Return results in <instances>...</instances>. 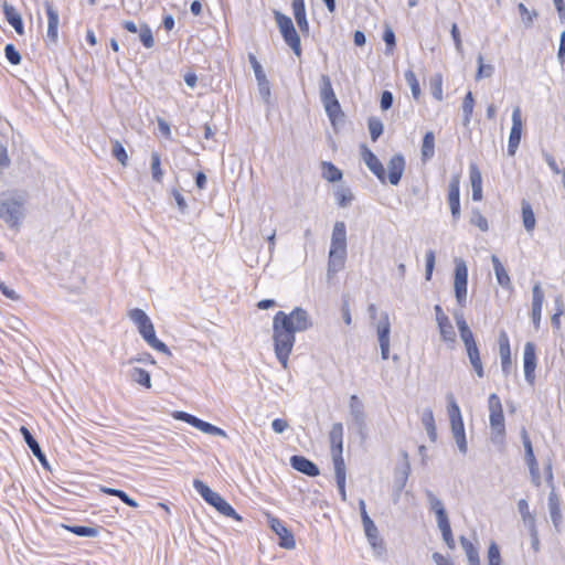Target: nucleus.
I'll return each mask as SVG.
<instances>
[{
	"label": "nucleus",
	"mask_w": 565,
	"mask_h": 565,
	"mask_svg": "<svg viewBox=\"0 0 565 565\" xmlns=\"http://www.w3.org/2000/svg\"><path fill=\"white\" fill-rule=\"evenodd\" d=\"M312 327L307 310L296 307L290 313L278 311L273 320L274 350L277 360L284 369L288 367V359L296 341V332H302Z\"/></svg>",
	"instance_id": "1"
},
{
	"label": "nucleus",
	"mask_w": 565,
	"mask_h": 565,
	"mask_svg": "<svg viewBox=\"0 0 565 565\" xmlns=\"http://www.w3.org/2000/svg\"><path fill=\"white\" fill-rule=\"evenodd\" d=\"M28 195L23 191L0 193V218L11 228H19L25 216Z\"/></svg>",
	"instance_id": "2"
},
{
	"label": "nucleus",
	"mask_w": 565,
	"mask_h": 565,
	"mask_svg": "<svg viewBox=\"0 0 565 565\" xmlns=\"http://www.w3.org/2000/svg\"><path fill=\"white\" fill-rule=\"evenodd\" d=\"M130 320L137 326L142 339L154 350L171 355L170 349L156 337L153 323L147 313L139 308L131 309L128 313Z\"/></svg>",
	"instance_id": "3"
},
{
	"label": "nucleus",
	"mask_w": 565,
	"mask_h": 565,
	"mask_svg": "<svg viewBox=\"0 0 565 565\" xmlns=\"http://www.w3.org/2000/svg\"><path fill=\"white\" fill-rule=\"evenodd\" d=\"M448 399V416L450 420V428L452 437L457 444L459 451L463 455L468 451V444L466 439L465 426L460 408L452 394L447 395Z\"/></svg>",
	"instance_id": "4"
},
{
	"label": "nucleus",
	"mask_w": 565,
	"mask_h": 565,
	"mask_svg": "<svg viewBox=\"0 0 565 565\" xmlns=\"http://www.w3.org/2000/svg\"><path fill=\"white\" fill-rule=\"evenodd\" d=\"M194 489L201 494V497L212 507H214L221 514L241 520V516L236 513L233 507L225 501L217 492H214L203 481L199 479L193 480Z\"/></svg>",
	"instance_id": "5"
},
{
	"label": "nucleus",
	"mask_w": 565,
	"mask_h": 565,
	"mask_svg": "<svg viewBox=\"0 0 565 565\" xmlns=\"http://www.w3.org/2000/svg\"><path fill=\"white\" fill-rule=\"evenodd\" d=\"M488 407L490 412V427L492 430L491 439L493 443L501 444L505 436V424L502 404L500 397L495 393L490 394L488 398Z\"/></svg>",
	"instance_id": "6"
},
{
	"label": "nucleus",
	"mask_w": 565,
	"mask_h": 565,
	"mask_svg": "<svg viewBox=\"0 0 565 565\" xmlns=\"http://www.w3.org/2000/svg\"><path fill=\"white\" fill-rule=\"evenodd\" d=\"M274 18L277 23V26L281 33V36L285 43L292 50V52L297 55H301V43L300 38L296 31L292 20L281 13L280 11H274Z\"/></svg>",
	"instance_id": "7"
},
{
	"label": "nucleus",
	"mask_w": 565,
	"mask_h": 565,
	"mask_svg": "<svg viewBox=\"0 0 565 565\" xmlns=\"http://www.w3.org/2000/svg\"><path fill=\"white\" fill-rule=\"evenodd\" d=\"M455 264V297L458 305L463 307L467 300L468 268L463 259H456Z\"/></svg>",
	"instance_id": "8"
},
{
	"label": "nucleus",
	"mask_w": 565,
	"mask_h": 565,
	"mask_svg": "<svg viewBox=\"0 0 565 565\" xmlns=\"http://www.w3.org/2000/svg\"><path fill=\"white\" fill-rule=\"evenodd\" d=\"M172 416L174 419L185 422L205 434L226 437V433L222 428L204 422L189 413L177 411L172 414Z\"/></svg>",
	"instance_id": "9"
},
{
	"label": "nucleus",
	"mask_w": 565,
	"mask_h": 565,
	"mask_svg": "<svg viewBox=\"0 0 565 565\" xmlns=\"http://www.w3.org/2000/svg\"><path fill=\"white\" fill-rule=\"evenodd\" d=\"M349 408L354 427L362 437H365L366 416L364 405L358 395H351Z\"/></svg>",
	"instance_id": "10"
},
{
	"label": "nucleus",
	"mask_w": 565,
	"mask_h": 565,
	"mask_svg": "<svg viewBox=\"0 0 565 565\" xmlns=\"http://www.w3.org/2000/svg\"><path fill=\"white\" fill-rule=\"evenodd\" d=\"M522 115L521 109L519 106H516L512 111V127L509 135V141H508V154L514 156L522 136Z\"/></svg>",
	"instance_id": "11"
},
{
	"label": "nucleus",
	"mask_w": 565,
	"mask_h": 565,
	"mask_svg": "<svg viewBox=\"0 0 565 565\" xmlns=\"http://www.w3.org/2000/svg\"><path fill=\"white\" fill-rule=\"evenodd\" d=\"M329 438H330V444H331V454H332L333 466L337 463L345 465L344 459L342 457L343 425L341 423H335L332 425Z\"/></svg>",
	"instance_id": "12"
},
{
	"label": "nucleus",
	"mask_w": 565,
	"mask_h": 565,
	"mask_svg": "<svg viewBox=\"0 0 565 565\" xmlns=\"http://www.w3.org/2000/svg\"><path fill=\"white\" fill-rule=\"evenodd\" d=\"M448 203L454 223L460 218V177L454 174L448 184Z\"/></svg>",
	"instance_id": "13"
},
{
	"label": "nucleus",
	"mask_w": 565,
	"mask_h": 565,
	"mask_svg": "<svg viewBox=\"0 0 565 565\" xmlns=\"http://www.w3.org/2000/svg\"><path fill=\"white\" fill-rule=\"evenodd\" d=\"M360 153L370 171L379 179V181L384 183L386 180V173L379 158L372 152V150L366 145L360 146Z\"/></svg>",
	"instance_id": "14"
},
{
	"label": "nucleus",
	"mask_w": 565,
	"mask_h": 565,
	"mask_svg": "<svg viewBox=\"0 0 565 565\" xmlns=\"http://www.w3.org/2000/svg\"><path fill=\"white\" fill-rule=\"evenodd\" d=\"M403 462L395 468L394 472V490L396 495L398 497L402 490L405 488L406 482L408 480L411 473V463L408 459V454L403 450L401 451Z\"/></svg>",
	"instance_id": "15"
},
{
	"label": "nucleus",
	"mask_w": 565,
	"mask_h": 565,
	"mask_svg": "<svg viewBox=\"0 0 565 565\" xmlns=\"http://www.w3.org/2000/svg\"><path fill=\"white\" fill-rule=\"evenodd\" d=\"M376 331H377V338H379V343H380V348H381V356L383 360H387L388 353H390L391 324H390V320H388V315L386 312H384L382 315V319L377 323Z\"/></svg>",
	"instance_id": "16"
},
{
	"label": "nucleus",
	"mask_w": 565,
	"mask_h": 565,
	"mask_svg": "<svg viewBox=\"0 0 565 565\" xmlns=\"http://www.w3.org/2000/svg\"><path fill=\"white\" fill-rule=\"evenodd\" d=\"M271 530L279 537V546L286 550H292L296 546L294 534L284 525V523L277 519L271 518L269 520Z\"/></svg>",
	"instance_id": "17"
},
{
	"label": "nucleus",
	"mask_w": 565,
	"mask_h": 565,
	"mask_svg": "<svg viewBox=\"0 0 565 565\" xmlns=\"http://www.w3.org/2000/svg\"><path fill=\"white\" fill-rule=\"evenodd\" d=\"M405 158L403 154H394L387 162V174L386 179L392 185H397L401 182L403 173L405 171Z\"/></svg>",
	"instance_id": "18"
},
{
	"label": "nucleus",
	"mask_w": 565,
	"mask_h": 565,
	"mask_svg": "<svg viewBox=\"0 0 565 565\" xmlns=\"http://www.w3.org/2000/svg\"><path fill=\"white\" fill-rule=\"evenodd\" d=\"M523 362H524L525 380L530 384H533L534 380H535V367H536L535 345L533 342L525 343Z\"/></svg>",
	"instance_id": "19"
},
{
	"label": "nucleus",
	"mask_w": 565,
	"mask_h": 565,
	"mask_svg": "<svg viewBox=\"0 0 565 565\" xmlns=\"http://www.w3.org/2000/svg\"><path fill=\"white\" fill-rule=\"evenodd\" d=\"M544 302V291L540 282H535L532 288V321L536 330L540 328L542 307Z\"/></svg>",
	"instance_id": "20"
},
{
	"label": "nucleus",
	"mask_w": 565,
	"mask_h": 565,
	"mask_svg": "<svg viewBox=\"0 0 565 565\" xmlns=\"http://www.w3.org/2000/svg\"><path fill=\"white\" fill-rule=\"evenodd\" d=\"M499 353L501 359V369L505 376L510 374L512 361L510 341L505 331H501L499 334Z\"/></svg>",
	"instance_id": "21"
},
{
	"label": "nucleus",
	"mask_w": 565,
	"mask_h": 565,
	"mask_svg": "<svg viewBox=\"0 0 565 565\" xmlns=\"http://www.w3.org/2000/svg\"><path fill=\"white\" fill-rule=\"evenodd\" d=\"M290 466L295 470H297L308 477H317L320 473L318 466L313 461H311L310 459H308L303 456H299V455L291 456Z\"/></svg>",
	"instance_id": "22"
},
{
	"label": "nucleus",
	"mask_w": 565,
	"mask_h": 565,
	"mask_svg": "<svg viewBox=\"0 0 565 565\" xmlns=\"http://www.w3.org/2000/svg\"><path fill=\"white\" fill-rule=\"evenodd\" d=\"M3 14L8 23L20 35L24 33L23 20L17 9L8 1H2Z\"/></svg>",
	"instance_id": "23"
},
{
	"label": "nucleus",
	"mask_w": 565,
	"mask_h": 565,
	"mask_svg": "<svg viewBox=\"0 0 565 565\" xmlns=\"http://www.w3.org/2000/svg\"><path fill=\"white\" fill-rule=\"evenodd\" d=\"M20 431L23 435L24 441L28 445V447L30 448V450L32 451L33 456L41 462V465L44 468L49 469L50 466H49L47 459H46L44 452L42 451L39 443L33 437V435L30 433V430L26 427L22 426Z\"/></svg>",
	"instance_id": "24"
},
{
	"label": "nucleus",
	"mask_w": 565,
	"mask_h": 565,
	"mask_svg": "<svg viewBox=\"0 0 565 565\" xmlns=\"http://www.w3.org/2000/svg\"><path fill=\"white\" fill-rule=\"evenodd\" d=\"M347 250L330 248L328 255V275L339 273L344 268L347 259Z\"/></svg>",
	"instance_id": "25"
},
{
	"label": "nucleus",
	"mask_w": 565,
	"mask_h": 565,
	"mask_svg": "<svg viewBox=\"0 0 565 565\" xmlns=\"http://www.w3.org/2000/svg\"><path fill=\"white\" fill-rule=\"evenodd\" d=\"M548 512L554 527L559 531L562 524L561 500L555 491L552 489L547 499Z\"/></svg>",
	"instance_id": "26"
},
{
	"label": "nucleus",
	"mask_w": 565,
	"mask_h": 565,
	"mask_svg": "<svg viewBox=\"0 0 565 565\" xmlns=\"http://www.w3.org/2000/svg\"><path fill=\"white\" fill-rule=\"evenodd\" d=\"M44 8L47 15V38L55 43L58 38V12L49 1L44 2Z\"/></svg>",
	"instance_id": "27"
},
{
	"label": "nucleus",
	"mask_w": 565,
	"mask_h": 565,
	"mask_svg": "<svg viewBox=\"0 0 565 565\" xmlns=\"http://www.w3.org/2000/svg\"><path fill=\"white\" fill-rule=\"evenodd\" d=\"M330 248L347 250V226L342 221H337L333 225Z\"/></svg>",
	"instance_id": "28"
},
{
	"label": "nucleus",
	"mask_w": 565,
	"mask_h": 565,
	"mask_svg": "<svg viewBox=\"0 0 565 565\" xmlns=\"http://www.w3.org/2000/svg\"><path fill=\"white\" fill-rule=\"evenodd\" d=\"M469 178L472 190V200L480 201L482 199V175L476 163L469 166Z\"/></svg>",
	"instance_id": "29"
},
{
	"label": "nucleus",
	"mask_w": 565,
	"mask_h": 565,
	"mask_svg": "<svg viewBox=\"0 0 565 565\" xmlns=\"http://www.w3.org/2000/svg\"><path fill=\"white\" fill-rule=\"evenodd\" d=\"M320 99H321V103L324 107V110H326L329 119L332 122H334V120L337 119V117L339 115H343L342 110H341V105L335 96V93L324 95V96L320 97Z\"/></svg>",
	"instance_id": "30"
},
{
	"label": "nucleus",
	"mask_w": 565,
	"mask_h": 565,
	"mask_svg": "<svg viewBox=\"0 0 565 565\" xmlns=\"http://www.w3.org/2000/svg\"><path fill=\"white\" fill-rule=\"evenodd\" d=\"M425 494L428 501L429 510L436 514L437 523L449 520L441 500L437 498L430 490H425Z\"/></svg>",
	"instance_id": "31"
},
{
	"label": "nucleus",
	"mask_w": 565,
	"mask_h": 565,
	"mask_svg": "<svg viewBox=\"0 0 565 565\" xmlns=\"http://www.w3.org/2000/svg\"><path fill=\"white\" fill-rule=\"evenodd\" d=\"M491 263L498 284L504 289H511L512 285L510 276L497 255L491 256Z\"/></svg>",
	"instance_id": "32"
},
{
	"label": "nucleus",
	"mask_w": 565,
	"mask_h": 565,
	"mask_svg": "<svg viewBox=\"0 0 565 565\" xmlns=\"http://www.w3.org/2000/svg\"><path fill=\"white\" fill-rule=\"evenodd\" d=\"M468 359L470 361L471 366L473 367L476 374L479 377L484 376V370L480 358V352L476 342L469 343L465 345Z\"/></svg>",
	"instance_id": "33"
},
{
	"label": "nucleus",
	"mask_w": 565,
	"mask_h": 565,
	"mask_svg": "<svg viewBox=\"0 0 565 565\" xmlns=\"http://www.w3.org/2000/svg\"><path fill=\"white\" fill-rule=\"evenodd\" d=\"M291 8H292V13H294L296 23H297L300 32L303 35H308L309 34V22L307 20V15H306L305 2L291 4Z\"/></svg>",
	"instance_id": "34"
},
{
	"label": "nucleus",
	"mask_w": 565,
	"mask_h": 565,
	"mask_svg": "<svg viewBox=\"0 0 565 565\" xmlns=\"http://www.w3.org/2000/svg\"><path fill=\"white\" fill-rule=\"evenodd\" d=\"M422 424L425 427L430 441H436L437 431L435 426L434 413L430 408H425L422 414Z\"/></svg>",
	"instance_id": "35"
},
{
	"label": "nucleus",
	"mask_w": 565,
	"mask_h": 565,
	"mask_svg": "<svg viewBox=\"0 0 565 565\" xmlns=\"http://www.w3.org/2000/svg\"><path fill=\"white\" fill-rule=\"evenodd\" d=\"M522 222L526 232L531 233L535 228L536 220L531 204L522 201Z\"/></svg>",
	"instance_id": "36"
},
{
	"label": "nucleus",
	"mask_w": 565,
	"mask_h": 565,
	"mask_svg": "<svg viewBox=\"0 0 565 565\" xmlns=\"http://www.w3.org/2000/svg\"><path fill=\"white\" fill-rule=\"evenodd\" d=\"M460 544L467 555L469 565H481L477 547L465 536H460Z\"/></svg>",
	"instance_id": "37"
},
{
	"label": "nucleus",
	"mask_w": 565,
	"mask_h": 565,
	"mask_svg": "<svg viewBox=\"0 0 565 565\" xmlns=\"http://www.w3.org/2000/svg\"><path fill=\"white\" fill-rule=\"evenodd\" d=\"M520 435H521L522 444H523L524 451H525L526 465L527 466H536L537 461H536V458L534 456L532 443H531V439H530V437L527 435V431H526V429L524 427L521 429Z\"/></svg>",
	"instance_id": "38"
},
{
	"label": "nucleus",
	"mask_w": 565,
	"mask_h": 565,
	"mask_svg": "<svg viewBox=\"0 0 565 565\" xmlns=\"http://www.w3.org/2000/svg\"><path fill=\"white\" fill-rule=\"evenodd\" d=\"M435 154V136L431 131H427L423 138L422 159L429 160Z\"/></svg>",
	"instance_id": "39"
},
{
	"label": "nucleus",
	"mask_w": 565,
	"mask_h": 565,
	"mask_svg": "<svg viewBox=\"0 0 565 565\" xmlns=\"http://www.w3.org/2000/svg\"><path fill=\"white\" fill-rule=\"evenodd\" d=\"M475 99L471 92H468L462 102V125L467 127L470 124L473 113Z\"/></svg>",
	"instance_id": "40"
},
{
	"label": "nucleus",
	"mask_w": 565,
	"mask_h": 565,
	"mask_svg": "<svg viewBox=\"0 0 565 565\" xmlns=\"http://www.w3.org/2000/svg\"><path fill=\"white\" fill-rule=\"evenodd\" d=\"M333 467H334V473H335V481H337V486H338L341 499L343 501H345L347 500V493H345V477H347L345 465L337 463Z\"/></svg>",
	"instance_id": "41"
},
{
	"label": "nucleus",
	"mask_w": 565,
	"mask_h": 565,
	"mask_svg": "<svg viewBox=\"0 0 565 565\" xmlns=\"http://www.w3.org/2000/svg\"><path fill=\"white\" fill-rule=\"evenodd\" d=\"M130 377L135 383H138V384L145 386L146 388L151 387L150 373L148 371H146L145 369L134 367L131 370Z\"/></svg>",
	"instance_id": "42"
},
{
	"label": "nucleus",
	"mask_w": 565,
	"mask_h": 565,
	"mask_svg": "<svg viewBox=\"0 0 565 565\" xmlns=\"http://www.w3.org/2000/svg\"><path fill=\"white\" fill-rule=\"evenodd\" d=\"M65 529L81 537H96L99 532L98 527L85 525H66Z\"/></svg>",
	"instance_id": "43"
},
{
	"label": "nucleus",
	"mask_w": 565,
	"mask_h": 565,
	"mask_svg": "<svg viewBox=\"0 0 565 565\" xmlns=\"http://www.w3.org/2000/svg\"><path fill=\"white\" fill-rule=\"evenodd\" d=\"M518 10L525 28L532 26L534 20L539 17L536 10H529L522 2L518 4Z\"/></svg>",
	"instance_id": "44"
},
{
	"label": "nucleus",
	"mask_w": 565,
	"mask_h": 565,
	"mask_svg": "<svg viewBox=\"0 0 565 565\" xmlns=\"http://www.w3.org/2000/svg\"><path fill=\"white\" fill-rule=\"evenodd\" d=\"M367 128L370 131V137L372 141H376L380 136L383 134V122L377 117H370L367 120Z\"/></svg>",
	"instance_id": "45"
},
{
	"label": "nucleus",
	"mask_w": 565,
	"mask_h": 565,
	"mask_svg": "<svg viewBox=\"0 0 565 565\" xmlns=\"http://www.w3.org/2000/svg\"><path fill=\"white\" fill-rule=\"evenodd\" d=\"M323 178L329 182H337L342 179V171L331 162H323Z\"/></svg>",
	"instance_id": "46"
},
{
	"label": "nucleus",
	"mask_w": 565,
	"mask_h": 565,
	"mask_svg": "<svg viewBox=\"0 0 565 565\" xmlns=\"http://www.w3.org/2000/svg\"><path fill=\"white\" fill-rule=\"evenodd\" d=\"M439 332L441 335V339L446 342H454L456 339V333L454 330V327L449 319L444 320L443 322H438Z\"/></svg>",
	"instance_id": "47"
},
{
	"label": "nucleus",
	"mask_w": 565,
	"mask_h": 565,
	"mask_svg": "<svg viewBox=\"0 0 565 565\" xmlns=\"http://www.w3.org/2000/svg\"><path fill=\"white\" fill-rule=\"evenodd\" d=\"M364 532H365L367 542L373 547V550H377V548L382 550L383 548V541L380 537V533H379L376 525L365 529Z\"/></svg>",
	"instance_id": "48"
},
{
	"label": "nucleus",
	"mask_w": 565,
	"mask_h": 565,
	"mask_svg": "<svg viewBox=\"0 0 565 565\" xmlns=\"http://www.w3.org/2000/svg\"><path fill=\"white\" fill-rule=\"evenodd\" d=\"M438 524V527L441 532V535H443V540L444 542L446 543V545L449 547V548H455V540H454V536H452V531H451V526H450V522L449 520L447 521H444V522H439L437 523Z\"/></svg>",
	"instance_id": "49"
},
{
	"label": "nucleus",
	"mask_w": 565,
	"mask_h": 565,
	"mask_svg": "<svg viewBox=\"0 0 565 565\" xmlns=\"http://www.w3.org/2000/svg\"><path fill=\"white\" fill-rule=\"evenodd\" d=\"M151 174L156 182H161L163 178V171L161 169V159L158 152L151 153Z\"/></svg>",
	"instance_id": "50"
},
{
	"label": "nucleus",
	"mask_w": 565,
	"mask_h": 565,
	"mask_svg": "<svg viewBox=\"0 0 565 565\" xmlns=\"http://www.w3.org/2000/svg\"><path fill=\"white\" fill-rule=\"evenodd\" d=\"M139 39L142 45L147 49H151L154 45V39L150 26L146 23L139 28Z\"/></svg>",
	"instance_id": "51"
},
{
	"label": "nucleus",
	"mask_w": 565,
	"mask_h": 565,
	"mask_svg": "<svg viewBox=\"0 0 565 565\" xmlns=\"http://www.w3.org/2000/svg\"><path fill=\"white\" fill-rule=\"evenodd\" d=\"M405 81L408 84L412 95L415 99H418L420 96V86L419 82L415 75V73L412 70H408L404 74Z\"/></svg>",
	"instance_id": "52"
},
{
	"label": "nucleus",
	"mask_w": 565,
	"mask_h": 565,
	"mask_svg": "<svg viewBox=\"0 0 565 565\" xmlns=\"http://www.w3.org/2000/svg\"><path fill=\"white\" fill-rule=\"evenodd\" d=\"M477 61H478V70H477V74H476V79L480 81L486 77H491L494 72L493 65L484 64L482 55H479Z\"/></svg>",
	"instance_id": "53"
},
{
	"label": "nucleus",
	"mask_w": 565,
	"mask_h": 565,
	"mask_svg": "<svg viewBox=\"0 0 565 565\" xmlns=\"http://www.w3.org/2000/svg\"><path fill=\"white\" fill-rule=\"evenodd\" d=\"M470 223L477 226L481 232H487L489 230V224L487 218L481 214L479 209H472Z\"/></svg>",
	"instance_id": "54"
},
{
	"label": "nucleus",
	"mask_w": 565,
	"mask_h": 565,
	"mask_svg": "<svg viewBox=\"0 0 565 565\" xmlns=\"http://www.w3.org/2000/svg\"><path fill=\"white\" fill-rule=\"evenodd\" d=\"M518 509H519V512L523 519V521L525 523H529L530 526H533L535 525V519L534 516L531 514L530 510H529V503L525 499H520L519 502H518Z\"/></svg>",
	"instance_id": "55"
},
{
	"label": "nucleus",
	"mask_w": 565,
	"mask_h": 565,
	"mask_svg": "<svg viewBox=\"0 0 565 565\" xmlns=\"http://www.w3.org/2000/svg\"><path fill=\"white\" fill-rule=\"evenodd\" d=\"M335 199H337V203H338V205L340 207H345V206H348L352 202L353 194H352L350 189H348V188H340L335 192Z\"/></svg>",
	"instance_id": "56"
},
{
	"label": "nucleus",
	"mask_w": 565,
	"mask_h": 565,
	"mask_svg": "<svg viewBox=\"0 0 565 565\" xmlns=\"http://www.w3.org/2000/svg\"><path fill=\"white\" fill-rule=\"evenodd\" d=\"M111 154L122 164H127L128 156L126 149L118 140L113 142Z\"/></svg>",
	"instance_id": "57"
},
{
	"label": "nucleus",
	"mask_w": 565,
	"mask_h": 565,
	"mask_svg": "<svg viewBox=\"0 0 565 565\" xmlns=\"http://www.w3.org/2000/svg\"><path fill=\"white\" fill-rule=\"evenodd\" d=\"M4 55L6 58L9 61L12 65H18L21 62V55L15 49V46L11 43L7 44L4 46Z\"/></svg>",
	"instance_id": "58"
},
{
	"label": "nucleus",
	"mask_w": 565,
	"mask_h": 565,
	"mask_svg": "<svg viewBox=\"0 0 565 565\" xmlns=\"http://www.w3.org/2000/svg\"><path fill=\"white\" fill-rule=\"evenodd\" d=\"M555 306H556V309H555L554 315L551 318V322H552L554 328L559 329V327H561V316L564 313V305H563V301H562L561 297H557L555 299Z\"/></svg>",
	"instance_id": "59"
},
{
	"label": "nucleus",
	"mask_w": 565,
	"mask_h": 565,
	"mask_svg": "<svg viewBox=\"0 0 565 565\" xmlns=\"http://www.w3.org/2000/svg\"><path fill=\"white\" fill-rule=\"evenodd\" d=\"M489 565H501V555L498 545L492 542L488 548Z\"/></svg>",
	"instance_id": "60"
},
{
	"label": "nucleus",
	"mask_w": 565,
	"mask_h": 565,
	"mask_svg": "<svg viewBox=\"0 0 565 565\" xmlns=\"http://www.w3.org/2000/svg\"><path fill=\"white\" fill-rule=\"evenodd\" d=\"M248 61L250 63V66L253 67L256 81H263V77H265L266 74L263 70V66L258 62L257 57L253 53H249Z\"/></svg>",
	"instance_id": "61"
},
{
	"label": "nucleus",
	"mask_w": 565,
	"mask_h": 565,
	"mask_svg": "<svg viewBox=\"0 0 565 565\" xmlns=\"http://www.w3.org/2000/svg\"><path fill=\"white\" fill-rule=\"evenodd\" d=\"M319 84H320V97H322L324 95H328V94H333L334 93L331 79H330V77L327 74H322L320 76V83Z\"/></svg>",
	"instance_id": "62"
},
{
	"label": "nucleus",
	"mask_w": 565,
	"mask_h": 565,
	"mask_svg": "<svg viewBox=\"0 0 565 565\" xmlns=\"http://www.w3.org/2000/svg\"><path fill=\"white\" fill-rule=\"evenodd\" d=\"M434 266H435V252L433 249H429L426 253V268H425V279L426 280L431 279Z\"/></svg>",
	"instance_id": "63"
},
{
	"label": "nucleus",
	"mask_w": 565,
	"mask_h": 565,
	"mask_svg": "<svg viewBox=\"0 0 565 565\" xmlns=\"http://www.w3.org/2000/svg\"><path fill=\"white\" fill-rule=\"evenodd\" d=\"M383 41L386 44L387 50H393L396 45L395 33L391 28H386L383 33Z\"/></svg>",
	"instance_id": "64"
}]
</instances>
